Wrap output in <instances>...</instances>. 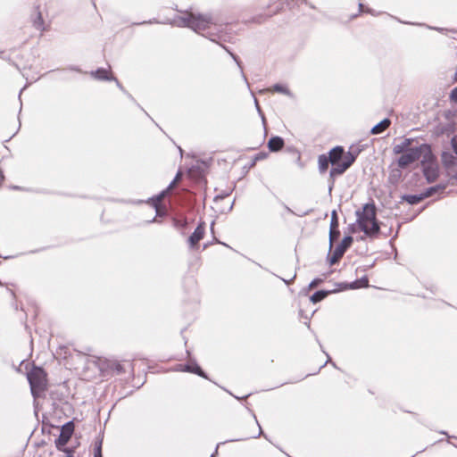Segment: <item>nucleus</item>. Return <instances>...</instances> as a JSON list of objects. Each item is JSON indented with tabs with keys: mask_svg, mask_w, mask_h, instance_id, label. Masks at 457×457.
Instances as JSON below:
<instances>
[{
	"mask_svg": "<svg viewBox=\"0 0 457 457\" xmlns=\"http://www.w3.org/2000/svg\"><path fill=\"white\" fill-rule=\"evenodd\" d=\"M182 176L181 172L179 170L176 177L173 180L170 182L168 187L159 193L153 195L151 196H148L145 200H163L164 197L168 195V192L173 188V187L176 185L177 180L179 179V177Z\"/></svg>",
	"mask_w": 457,
	"mask_h": 457,
	"instance_id": "4468645a",
	"label": "nucleus"
},
{
	"mask_svg": "<svg viewBox=\"0 0 457 457\" xmlns=\"http://www.w3.org/2000/svg\"><path fill=\"white\" fill-rule=\"evenodd\" d=\"M363 150L361 146H356L354 147L352 145L347 152V155L345 158L343 162L339 164H331V169L329 170V185H328V191L330 192L333 185L334 180L337 177L343 175L355 162L358 155L361 154V152Z\"/></svg>",
	"mask_w": 457,
	"mask_h": 457,
	"instance_id": "20e7f679",
	"label": "nucleus"
},
{
	"mask_svg": "<svg viewBox=\"0 0 457 457\" xmlns=\"http://www.w3.org/2000/svg\"><path fill=\"white\" fill-rule=\"evenodd\" d=\"M451 146L454 154L457 155V136L451 138Z\"/></svg>",
	"mask_w": 457,
	"mask_h": 457,
	"instance_id": "c756f323",
	"label": "nucleus"
},
{
	"mask_svg": "<svg viewBox=\"0 0 457 457\" xmlns=\"http://www.w3.org/2000/svg\"><path fill=\"white\" fill-rule=\"evenodd\" d=\"M33 23H34V27L37 29H39L42 31L45 30V28L43 27L44 20H43L41 12L39 11L37 12L36 18L34 19Z\"/></svg>",
	"mask_w": 457,
	"mask_h": 457,
	"instance_id": "4be33fe9",
	"label": "nucleus"
},
{
	"mask_svg": "<svg viewBox=\"0 0 457 457\" xmlns=\"http://www.w3.org/2000/svg\"><path fill=\"white\" fill-rule=\"evenodd\" d=\"M392 18H395V17H393L391 16ZM396 20L401 22V23H404V24H411V25H416V26H426L428 29H433V30H436V31H439V32H442L445 30V29L443 28H439V27H432V26H428V25H426L424 23H415V22H409V21H401L400 19L396 18Z\"/></svg>",
	"mask_w": 457,
	"mask_h": 457,
	"instance_id": "b1692460",
	"label": "nucleus"
},
{
	"mask_svg": "<svg viewBox=\"0 0 457 457\" xmlns=\"http://www.w3.org/2000/svg\"><path fill=\"white\" fill-rule=\"evenodd\" d=\"M95 457H102V454H101V446L99 445L96 450V453H95Z\"/></svg>",
	"mask_w": 457,
	"mask_h": 457,
	"instance_id": "a19ab883",
	"label": "nucleus"
},
{
	"mask_svg": "<svg viewBox=\"0 0 457 457\" xmlns=\"http://www.w3.org/2000/svg\"><path fill=\"white\" fill-rule=\"evenodd\" d=\"M206 184L207 181L203 170L190 169L186 178L182 179L180 190L187 191L195 195V197H199V200L206 201L210 197L207 193Z\"/></svg>",
	"mask_w": 457,
	"mask_h": 457,
	"instance_id": "f257e3e1",
	"label": "nucleus"
},
{
	"mask_svg": "<svg viewBox=\"0 0 457 457\" xmlns=\"http://www.w3.org/2000/svg\"><path fill=\"white\" fill-rule=\"evenodd\" d=\"M111 81H114L117 87L123 93L128 94V91L125 89V87L122 86V84L119 81V79L115 77V79H112Z\"/></svg>",
	"mask_w": 457,
	"mask_h": 457,
	"instance_id": "7c9ffc66",
	"label": "nucleus"
},
{
	"mask_svg": "<svg viewBox=\"0 0 457 457\" xmlns=\"http://www.w3.org/2000/svg\"><path fill=\"white\" fill-rule=\"evenodd\" d=\"M357 15H358V14H353V15L352 16V19L356 18V17H357Z\"/></svg>",
	"mask_w": 457,
	"mask_h": 457,
	"instance_id": "49530a36",
	"label": "nucleus"
},
{
	"mask_svg": "<svg viewBox=\"0 0 457 457\" xmlns=\"http://www.w3.org/2000/svg\"><path fill=\"white\" fill-rule=\"evenodd\" d=\"M358 224L360 228L370 237L378 233L379 227L376 221V209L373 204H366L362 212L358 213Z\"/></svg>",
	"mask_w": 457,
	"mask_h": 457,
	"instance_id": "7ed1b4c3",
	"label": "nucleus"
},
{
	"mask_svg": "<svg viewBox=\"0 0 457 457\" xmlns=\"http://www.w3.org/2000/svg\"><path fill=\"white\" fill-rule=\"evenodd\" d=\"M339 234H340V232H339L338 228L330 229V231H329V245H330V248L333 245V242L335 240H337V237H339Z\"/></svg>",
	"mask_w": 457,
	"mask_h": 457,
	"instance_id": "a878e982",
	"label": "nucleus"
},
{
	"mask_svg": "<svg viewBox=\"0 0 457 457\" xmlns=\"http://www.w3.org/2000/svg\"><path fill=\"white\" fill-rule=\"evenodd\" d=\"M153 23H159V21L154 18V19H151L149 21H141V22H135L133 23V25H144V24H153Z\"/></svg>",
	"mask_w": 457,
	"mask_h": 457,
	"instance_id": "2f4dec72",
	"label": "nucleus"
},
{
	"mask_svg": "<svg viewBox=\"0 0 457 457\" xmlns=\"http://www.w3.org/2000/svg\"><path fill=\"white\" fill-rule=\"evenodd\" d=\"M3 54H4V52H0V56H1V57L3 56V55H2Z\"/></svg>",
	"mask_w": 457,
	"mask_h": 457,
	"instance_id": "3c124183",
	"label": "nucleus"
},
{
	"mask_svg": "<svg viewBox=\"0 0 457 457\" xmlns=\"http://www.w3.org/2000/svg\"><path fill=\"white\" fill-rule=\"evenodd\" d=\"M320 282H321V280H320V279H314V280H312V281L310 283L309 287H310V288H313V287H317V286L319 285V283H320Z\"/></svg>",
	"mask_w": 457,
	"mask_h": 457,
	"instance_id": "e433bc0d",
	"label": "nucleus"
},
{
	"mask_svg": "<svg viewBox=\"0 0 457 457\" xmlns=\"http://www.w3.org/2000/svg\"><path fill=\"white\" fill-rule=\"evenodd\" d=\"M364 12L369 13V14H371V15H373V16H376V15H377V13L375 12V11H374L373 9L370 8V7H366V8H365Z\"/></svg>",
	"mask_w": 457,
	"mask_h": 457,
	"instance_id": "4c0bfd02",
	"label": "nucleus"
},
{
	"mask_svg": "<svg viewBox=\"0 0 457 457\" xmlns=\"http://www.w3.org/2000/svg\"><path fill=\"white\" fill-rule=\"evenodd\" d=\"M391 125V120L389 118H384L370 129L371 135H379L383 133Z\"/></svg>",
	"mask_w": 457,
	"mask_h": 457,
	"instance_id": "dca6fc26",
	"label": "nucleus"
},
{
	"mask_svg": "<svg viewBox=\"0 0 457 457\" xmlns=\"http://www.w3.org/2000/svg\"><path fill=\"white\" fill-rule=\"evenodd\" d=\"M73 431L74 425L71 421L63 425L61 430V434L58 439L56 440L57 447L64 446L70 440L71 436H72Z\"/></svg>",
	"mask_w": 457,
	"mask_h": 457,
	"instance_id": "9d476101",
	"label": "nucleus"
},
{
	"mask_svg": "<svg viewBox=\"0 0 457 457\" xmlns=\"http://www.w3.org/2000/svg\"><path fill=\"white\" fill-rule=\"evenodd\" d=\"M450 99L457 104V87L451 91Z\"/></svg>",
	"mask_w": 457,
	"mask_h": 457,
	"instance_id": "473e14b6",
	"label": "nucleus"
},
{
	"mask_svg": "<svg viewBox=\"0 0 457 457\" xmlns=\"http://www.w3.org/2000/svg\"><path fill=\"white\" fill-rule=\"evenodd\" d=\"M420 165L423 175L428 183L434 182L438 178L439 167L436 157L431 148L429 149V153L428 152L424 154L423 159L420 161Z\"/></svg>",
	"mask_w": 457,
	"mask_h": 457,
	"instance_id": "0eeeda50",
	"label": "nucleus"
},
{
	"mask_svg": "<svg viewBox=\"0 0 457 457\" xmlns=\"http://www.w3.org/2000/svg\"><path fill=\"white\" fill-rule=\"evenodd\" d=\"M302 1H303V3H304L305 4H308L307 0H302Z\"/></svg>",
	"mask_w": 457,
	"mask_h": 457,
	"instance_id": "09e8293b",
	"label": "nucleus"
},
{
	"mask_svg": "<svg viewBox=\"0 0 457 457\" xmlns=\"http://www.w3.org/2000/svg\"><path fill=\"white\" fill-rule=\"evenodd\" d=\"M113 367L115 368V370L120 373L122 371V368H121V365L118 362H113Z\"/></svg>",
	"mask_w": 457,
	"mask_h": 457,
	"instance_id": "ea45409f",
	"label": "nucleus"
},
{
	"mask_svg": "<svg viewBox=\"0 0 457 457\" xmlns=\"http://www.w3.org/2000/svg\"><path fill=\"white\" fill-rule=\"evenodd\" d=\"M285 146V140L279 136H271L267 142V147L271 153H278Z\"/></svg>",
	"mask_w": 457,
	"mask_h": 457,
	"instance_id": "f8f14e48",
	"label": "nucleus"
},
{
	"mask_svg": "<svg viewBox=\"0 0 457 457\" xmlns=\"http://www.w3.org/2000/svg\"><path fill=\"white\" fill-rule=\"evenodd\" d=\"M154 210L157 213H160L161 212V208H162V204L163 202H155V201H153V202H147Z\"/></svg>",
	"mask_w": 457,
	"mask_h": 457,
	"instance_id": "bb28decb",
	"label": "nucleus"
},
{
	"mask_svg": "<svg viewBox=\"0 0 457 457\" xmlns=\"http://www.w3.org/2000/svg\"><path fill=\"white\" fill-rule=\"evenodd\" d=\"M27 377L34 396L40 395L46 389V373L42 368L34 367L29 372H28Z\"/></svg>",
	"mask_w": 457,
	"mask_h": 457,
	"instance_id": "423d86ee",
	"label": "nucleus"
},
{
	"mask_svg": "<svg viewBox=\"0 0 457 457\" xmlns=\"http://www.w3.org/2000/svg\"><path fill=\"white\" fill-rule=\"evenodd\" d=\"M204 227L203 225H199L194 231V233L189 237V243L191 246H195L197 243L204 237Z\"/></svg>",
	"mask_w": 457,
	"mask_h": 457,
	"instance_id": "a211bd4d",
	"label": "nucleus"
},
{
	"mask_svg": "<svg viewBox=\"0 0 457 457\" xmlns=\"http://www.w3.org/2000/svg\"><path fill=\"white\" fill-rule=\"evenodd\" d=\"M214 20L211 14L186 12L185 15L179 18V27L189 28L195 32L208 29Z\"/></svg>",
	"mask_w": 457,
	"mask_h": 457,
	"instance_id": "f03ea898",
	"label": "nucleus"
},
{
	"mask_svg": "<svg viewBox=\"0 0 457 457\" xmlns=\"http://www.w3.org/2000/svg\"><path fill=\"white\" fill-rule=\"evenodd\" d=\"M365 9H364V5L363 4L360 3L359 4V12H364Z\"/></svg>",
	"mask_w": 457,
	"mask_h": 457,
	"instance_id": "79ce46f5",
	"label": "nucleus"
},
{
	"mask_svg": "<svg viewBox=\"0 0 457 457\" xmlns=\"http://www.w3.org/2000/svg\"><path fill=\"white\" fill-rule=\"evenodd\" d=\"M254 101H255V106H256V108H257V111H258V112L260 113V115L262 116V122L264 123V122H265L264 115H263V114H262V110H261V108H260V106H259V104H258L257 100L255 99Z\"/></svg>",
	"mask_w": 457,
	"mask_h": 457,
	"instance_id": "c9c22d12",
	"label": "nucleus"
},
{
	"mask_svg": "<svg viewBox=\"0 0 457 457\" xmlns=\"http://www.w3.org/2000/svg\"><path fill=\"white\" fill-rule=\"evenodd\" d=\"M327 295H328V292H326V291H318V292L314 293L311 296V301L313 303H319V302L322 301Z\"/></svg>",
	"mask_w": 457,
	"mask_h": 457,
	"instance_id": "5701e85b",
	"label": "nucleus"
},
{
	"mask_svg": "<svg viewBox=\"0 0 457 457\" xmlns=\"http://www.w3.org/2000/svg\"><path fill=\"white\" fill-rule=\"evenodd\" d=\"M286 152H287L288 154H292L295 159H296V162H300L301 161V154L300 152L294 146H287L286 148Z\"/></svg>",
	"mask_w": 457,
	"mask_h": 457,
	"instance_id": "393cba45",
	"label": "nucleus"
},
{
	"mask_svg": "<svg viewBox=\"0 0 457 457\" xmlns=\"http://www.w3.org/2000/svg\"><path fill=\"white\" fill-rule=\"evenodd\" d=\"M125 95L128 96V98H129L130 101H132V102H133L134 104H137V105L141 110H143V108H142V107L140 106V104L136 101V99L133 97V96H132L131 94H129V93L128 92V94H125Z\"/></svg>",
	"mask_w": 457,
	"mask_h": 457,
	"instance_id": "72a5a7b5",
	"label": "nucleus"
},
{
	"mask_svg": "<svg viewBox=\"0 0 457 457\" xmlns=\"http://www.w3.org/2000/svg\"><path fill=\"white\" fill-rule=\"evenodd\" d=\"M179 150L182 154L183 150H182V148L180 146H179Z\"/></svg>",
	"mask_w": 457,
	"mask_h": 457,
	"instance_id": "de8ad7c7",
	"label": "nucleus"
},
{
	"mask_svg": "<svg viewBox=\"0 0 457 457\" xmlns=\"http://www.w3.org/2000/svg\"><path fill=\"white\" fill-rule=\"evenodd\" d=\"M22 90H23V88L21 90H20V94L22 93ZM19 97H21V95H19Z\"/></svg>",
	"mask_w": 457,
	"mask_h": 457,
	"instance_id": "8fccbe9b",
	"label": "nucleus"
},
{
	"mask_svg": "<svg viewBox=\"0 0 457 457\" xmlns=\"http://www.w3.org/2000/svg\"><path fill=\"white\" fill-rule=\"evenodd\" d=\"M336 228H338V221H337V219L336 217V213L334 212H333V216H332V220H331V222H330V229H336Z\"/></svg>",
	"mask_w": 457,
	"mask_h": 457,
	"instance_id": "cd10ccee",
	"label": "nucleus"
},
{
	"mask_svg": "<svg viewBox=\"0 0 457 457\" xmlns=\"http://www.w3.org/2000/svg\"><path fill=\"white\" fill-rule=\"evenodd\" d=\"M441 161L445 168L453 167L457 162V157L449 151H444L441 154Z\"/></svg>",
	"mask_w": 457,
	"mask_h": 457,
	"instance_id": "f3484780",
	"label": "nucleus"
},
{
	"mask_svg": "<svg viewBox=\"0 0 457 457\" xmlns=\"http://www.w3.org/2000/svg\"><path fill=\"white\" fill-rule=\"evenodd\" d=\"M68 70L73 71H76V72H82L81 69L79 66H70L68 68Z\"/></svg>",
	"mask_w": 457,
	"mask_h": 457,
	"instance_id": "58836bf2",
	"label": "nucleus"
},
{
	"mask_svg": "<svg viewBox=\"0 0 457 457\" xmlns=\"http://www.w3.org/2000/svg\"><path fill=\"white\" fill-rule=\"evenodd\" d=\"M91 77H93L96 80L100 81H111L112 79H115V76L111 73L105 68H97L95 71H90Z\"/></svg>",
	"mask_w": 457,
	"mask_h": 457,
	"instance_id": "ddd939ff",
	"label": "nucleus"
},
{
	"mask_svg": "<svg viewBox=\"0 0 457 457\" xmlns=\"http://www.w3.org/2000/svg\"><path fill=\"white\" fill-rule=\"evenodd\" d=\"M329 164H331V160L328 154H323L319 155L318 168L320 173H325L328 170Z\"/></svg>",
	"mask_w": 457,
	"mask_h": 457,
	"instance_id": "6ab92c4d",
	"label": "nucleus"
},
{
	"mask_svg": "<svg viewBox=\"0 0 457 457\" xmlns=\"http://www.w3.org/2000/svg\"><path fill=\"white\" fill-rule=\"evenodd\" d=\"M221 47L228 53L229 54V55L232 57V59L234 60V62L237 63V65L238 66L239 70H240V72H241V75L243 77V79L247 81V79L243 71V66H242V62L240 60V58L238 57V55H237L236 54H234L233 52L230 51V49L224 46V45H221L220 43H219Z\"/></svg>",
	"mask_w": 457,
	"mask_h": 457,
	"instance_id": "aec40b11",
	"label": "nucleus"
},
{
	"mask_svg": "<svg viewBox=\"0 0 457 457\" xmlns=\"http://www.w3.org/2000/svg\"><path fill=\"white\" fill-rule=\"evenodd\" d=\"M431 145L428 143L420 144L418 146L411 147L407 152L400 154L401 155L397 158V166L402 169H407L411 164L414 163L423 156L426 153H429Z\"/></svg>",
	"mask_w": 457,
	"mask_h": 457,
	"instance_id": "39448f33",
	"label": "nucleus"
},
{
	"mask_svg": "<svg viewBox=\"0 0 457 457\" xmlns=\"http://www.w3.org/2000/svg\"><path fill=\"white\" fill-rule=\"evenodd\" d=\"M413 142H414V138H412V137L404 138V140L403 142H401L398 145H395L393 147V153L395 154H400L402 153L407 152L408 150H410L411 148V145Z\"/></svg>",
	"mask_w": 457,
	"mask_h": 457,
	"instance_id": "2eb2a0df",
	"label": "nucleus"
},
{
	"mask_svg": "<svg viewBox=\"0 0 457 457\" xmlns=\"http://www.w3.org/2000/svg\"><path fill=\"white\" fill-rule=\"evenodd\" d=\"M268 156V154L267 153H263V152H260L258 153L255 156H254V159H253V162L252 164H254V162L256 161H260V160H262V159H265L266 157Z\"/></svg>",
	"mask_w": 457,
	"mask_h": 457,
	"instance_id": "c85d7f7f",
	"label": "nucleus"
},
{
	"mask_svg": "<svg viewBox=\"0 0 457 457\" xmlns=\"http://www.w3.org/2000/svg\"><path fill=\"white\" fill-rule=\"evenodd\" d=\"M228 196V194H226V195H222V194H217L213 196L212 200L213 201H216V200H223L224 197H227Z\"/></svg>",
	"mask_w": 457,
	"mask_h": 457,
	"instance_id": "f704fd0d",
	"label": "nucleus"
},
{
	"mask_svg": "<svg viewBox=\"0 0 457 457\" xmlns=\"http://www.w3.org/2000/svg\"><path fill=\"white\" fill-rule=\"evenodd\" d=\"M446 188V184L439 183L426 189L422 190L419 194H403L401 195V200H425L434 195H438L441 197H445L443 195Z\"/></svg>",
	"mask_w": 457,
	"mask_h": 457,
	"instance_id": "6e6552de",
	"label": "nucleus"
},
{
	"mask_svg": "<svg viewBox=\"0 0 457 457\" xmlns=\"http://www.w3.org/2000/svg\"><path fill=\"white\" fill-rule=\"evenodd\" d=\"M307 4H308L311 8H312V9H314V8H315V6H314L313 4H309V3H308Z\"/></svg>",
	"mask_w": 457,
	"mask_h": 457,
	"instance_id": "a18cd8bd",
	"label": "nucleus"
},
{
	"mask_svg": "<svg viewBox=\"0 0 457 457\" xmlns=\"http://www.w3.org/2000/svg\"><path fill=\"white\" fill-rule=\"evenodd\" d=\"M451 179L457 181V172L452 177Z\"/></svg>",
	"mask_w": 457,
	"mask_h": 457,
	"instance_id": "37998d69",
	"label": "nucleus"
},
{
	"mask_svg": "<svg viewBox=\"0 0 457 457\" xmlns=\"http://www.w3.org/2000/svg\"><path fill=\"white\" fill-rule=\"evenodd\" d=\"M142 111H143V112H145V113L149 118H150V119H151V120H154V118H151V117L149 116V114H148V113H147L144 109H143Z\"/></svg>",
	"mask_w": 457,
	"mask_h": 457,
	"instance_id": "c03bdc74",
	"label": "nucleus"
},
{
	"mask_svg": "<svg viewBox=\"0 0 457 457\" xmlns=\"http://www.w3.org/2000/svg\"><path fill=\"white\" fill-rule=\"evenodd\" d=\"M331 160V164H339L345 160L347 155V152L345 151L341 145H337L329 150L327 154Z\"/></svg>",
	"mask_w": 457,
	"mask_h": 457,
	"instance_id": "9b49d317",
	"label": "nucleus"
},
{
	"mask_svg": "<svg viewBox=\"0 0 457 457\" xmlns=\"http://www.w3.org/2000/svg\"><path fill=\"white\" fill-rule=\"evenodd\" d=\"M271 90L273 92L283 94V95H286V96H292L291 91L289 90V88L286 85L281 84V83L274 84L272 86V87H271Z\"/></svg>",
	"mask_w": 457,
	"mask_h": 457,
	"instance_id": "412c9836",
	"label": "nucleus"
},
{
	"mask_svg": "<svg viewBox=\"0 0 457 457\" xmlns=\"http://www.w3.org/2000/svg\"><path fill=\"white\" fill-rule=\"evenodd\" d=\"M353 237L348 236L345 237L342 242L335 248L334 252L328 258L330 265L336 264L344 255L346 249L352 245Z\"/></svg>",
	"mask_w": 457,
	"mask_h": 457,
	"instance_id": "1a4fd4ad",
	"label": "nucleus"
}]
</instances>
